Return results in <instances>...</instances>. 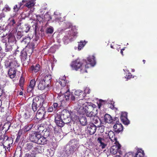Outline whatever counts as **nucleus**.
<instances>
[{"label":"nucleus","instance_id":"obj_1","mask_svg":"<svg viewBox=\"0 0 157 157\" xmlns=\"http://www.w3.org/2000/svg\"><path fill=\"white\" fill-rule=\"evenodd\" d=\"M64 148L65 155L67 157H71L75 151L78 147L79 144L78 141L75 139L71 140Z\"/></svg>","mask_w":157,"mask_h":157},{"label":"nucleus","instance_id":"obj_2","mask_svg":"<svg viewBox=\"0 0 157 157\" xmlns=\"http://www.w3.org/2000/svg\"><path fill=\"white\" fill-rule=\"evenodd\" d=\"M30 139L33 141L40 144H46L48 141L46 137L44 136L42 134L39 133L38 132H35L33 133Z\"/></svg>","mask_w":157,"mask_h":157},{"label":"nucleus","instance_id":"obj_3","mask_svg":"<svg viewBox=\"0 0 157 157\" xmlns=\"http://www.w3.org/2000/svg\"><path fill=\"white\" fill-rule=\"evenodd\" d=\"M70 66L73 70L77 71L79 70L82 73L87 72L85 67H84L83 63L79 59H77L75 60L72 61Z\"/></svg>","mask_w":157,"mask_h":157},{"label":"nucleus","instance_id":"obj_4","mask_svg":"<svg viewBox=\"0 0 157 157\" xmlns=\"http://www.w3.org/2000/svg\"><path fill=\"white\" fill-rule=\"evenodd\" d=\"M64 114L57 115L55 117V121L57 126L60 127H63L65 124L68 123L66 120V118L64 117Z\"/></svg>","mask_w":157,"mask_h":157},{"label":"nucleus","instance_id":"obj_5","mask_svg":"<svg viewBox=\"0 0 157 157\" xmlns=\"http://www.w3.org/2000/svg\"><path fill=\"white\" fill-rule=\"evenodd\" d=\"M0 140H2V142L5 144V145L3 144L4 148L7 147L8 149L10 148V145L12 144L11 141V143H9L10 139L4 132L1 130H0Z\"/></svg>","mask_w":157,"mask_h":157},{"label":"nucleus","instance_id":"obj_6","mask_svg":"<svg viewBox=\"0 0 157 157\" xmlns=\"http://www.w3.org/2000/svg\"><path fill=\"white\" fill-rule=\"evenodd\" d=\"M79 108H96V106L91 102L85 101L83 99L79 100L78 101Z\"/></svg>","mask_w":157,"mask_h":157},{"label":"nucleus","instance_id":"obj_7","mask_svg":"<svg viewBox=\"0 0 157 157\" xmlns=\"http://www.w3.org/2000/svg\"><path fill=\"white\" fill-rule=\"evenodd\" d=\"M108 138H105L99 137L97 139V141L99 144V147L103 149L105 148L107 145H109L110 143L107 140Z\"/></svg>","mask_w":157,"mask_h":157},{"label":"nucleus","instance_id":"obj_8","mask_svg":"<svg viewBox=\"0 0 157 157\" xmlns=\"http://www.w3.org/2000/svg\"><path fill=\"white\" fill-rule=\"evenodd\" d=\"M112 144L113 145L110 149V153L115 155L118 152L120 154H121V151H120L121 146L118 142L115 143H112Z\"/></svg>","mask_w":157,"mask_h":157},{"label":"nucleus","instance_id":"obj_9","mask_svg":"<svg viewBox=\"0 0 157 157\" xmlns=\"http://www.w3.org/2000/svg\"><path fill=\"white\" fill-rule=\"evenodd\" d=\"M38 100H37L36 98L33 99V103L32 104V108H45V107L44 105V103L43 104V101L41 99L39 100L38 98Z\"/></svg>","mask_w":157,"mask_h":157},{"label":"nucleus","instance_id":"obj_10","mask_svg":"<svg viewBox=\"0 0 157 157\" xmlns=\"http://www.w3.org/2000/svg\"><path fill=\"white\" fill-rule=\"evenodd\" d=\"M94 109L92 111L90 112L88 111V110L86 109H79V110H84V112H82L81 113L82 114H83L85 113H86V116L89 117H95V116L98 113V109Z\"/></svg>","mask_w":157,"mask_h":157},{"label":"nucleus","instance_id":"obj_11","mask_svg":"<svg viewBox=\"0 0 157 157\" xmlns=\"http://www.w3.org/2000/svg\"><path fill=\"white\" fill-rule=\"evenodd\" d=\"M87 129L89 134L93 135L95 132L97 127L93 123H91L89 124L87 127Z\"/></svg>","mask_w":157,"mask_h":157},{"label":"nucleus","instance_id":"obj_12","mask_svg":"<svg viewBox=\"0 0 157 157\" xmlns=\"http://www.w3.org/2000/svg\"><path fill=\"white\" fill-rule=\"evenodd\" d=\"M121 119L122 122L124 124L128 125L129 124V121L127 118V112H121Z\"/></svg>","mask_w":157,"mask_h":157},{"label":"nucleus","instance_id":"obj_13","mask_svg":"<svg viewBox=\"0 0 157 157\" xmlns=\"http://www.w3.org/2000/svg\"><path fill=\"white\" fill-rule=\"evenodd\" d=\"M109 136V139L108 138V140L109 143H115L117 142H118L117 141V139L115 136L114 133L112 131H110L108 133Z\"/></svg>","mask_w":157,"mask_h":157},{"label":"nucleus","instance_id":"obj_14","mask_svg":"<svg viewBox=\"0 0 157 157\" xmlns=\"http://www.w3.org/2000/svg\"><path fill=\"white\" fill-rule=\"evenodd\" d=\"M40 69V65L39 64H36L35 66H31L29 68V71L30 73H36L39 71Z\"/></svg>","mask_w":157,"mask_h":157},{"label":"nucleus","instance_id":"obj_15","mask_svg":"<svg viewBox=\"0 0 157 157\" xmlns=\"http://www.w3.org/2000/svg\"><path fill=\"white\" fill-rule=\"evenodd\" d=\"M87 61L88 62V63L86 65H85L86 68H88L89 67L88 66L89 64L91 66H94L96 63V61L95 60V57L94 56H92V58L88 57L87 58Z\"/></svg>","mask_w":157,"mask_h":157},{"label":"nucleus","instance_id":"obj_16","mask_svg":"<svg viewBox=\"0 0 157 157\" xmlns=\"http://www.w3.org/2000/svg\"><path fill=\"white\" fill-rule=\"evenodd\" d=\"M119 122H117V123L113 126V128L115 132L119 133L123 130V126Z\"/></svg>","mask_w":157,"mask_h":157},{"label":"nucleus","instance_id":"obj_17","mask_svg":"<svg viewBox=\"0 0 157 157\" xmlns=\"http://www.w3.org/2000/svg\"><path fill=\"white\" fill-rule=\"evenodd\" d=\"M49 86L46 84V83H45L44 81H43L41 80L40 81L38 85V87L39 89L43 90L47 87H48Z\"/></svg>","mask_w":157,"mask_h":157},{"label":"nucleus","instance_id":"obj_18","mask_svg":"<svg viewBox=\"0 0 157 157\" xmlns=\"http://www.w3.org/2000/svg\"><path fill=\"white\" fill-rule=\"evenodd\" d=\"M108 102V100H103L100 99L97 102V103L98 104V108H100L101 107H104L105 105L107 104Z\"/></svg>","mask_w":157,"mask_h":157},{"label":"nucleus","instance_id":"obj_19","mask_svg":"<svg viewBox=\"0 0 157 157\" xmlns=\"http://www.w3.org/2000/svg\"><path fill=\"white\" fill-rule=\"evenodd\" d=\"M36 128L37 131V132H38L39 133L42 134L46 129L44 125L42 124L38 125L36 126Z\"/></svg>","mask_w":157,"mask_h":157},{"label":"nucleus","instance_id":"obj_20","mask_svg":"<svg viewBox=\"0 0 157 157\" xmlns=\"http://www.w3.org/2000/svg\"><path fill=\"white\" fill-rule=\"evenodd\" d=\"M52 76L50 75H48L45 76L43 79L42 80L46 83V84L49 86L51 81Z\"/></svg>","mask_w":157,"mask_h":157},{"label":"nucleus","instance_id":"obj_21","mask_svg":"<svg viewBox=\"0 0 157 157\" xmlns=\"http://www.w3.org/2000/svg\"><path fill=\"white\" fill-rule=\"evenodd\" d=\"M16 71L14 69L10 68L8 71V74L10 77L11 78H14L16 76Z\"/></svg>","mask_w":157,"mask_h":157},{"label":"nucleus","instance_id":"obj_22","mask_svg":"<svg viewBox=\"0 0 157 157\" xmlns=\"http://www.w3.org/2000/svg\"><path fill=\"white\" fill-rule=\"evenodd\" d=\"M80 124L82 126H86L87 124V121L85 116H82L78 118Z\"/></svg>","mask_w":157,"mask_h":157},{"label":"nucleus","instance_id":"obj_23","mask_svg":"<svg viewBox=\"0 0 157 157\" xmlns=\"http://www.w3.org/2000/svg\"><path fill=\"white\" fill-rule=\"evenodd\" d=\"M65 97L66 100L71 99V100H75V97L74 95L73 94H69V92L68 91H67L65 94Z\"/></svg>","mask_w":157,"mask_h":157},{"label":"nucleus","instance_id":"obj_24","mask_svg":"<svg viewBox=\"0 0 157 157\" xmlns=\"http://www.w3.org/2000/svg\"><path fill=\"white\" fill-rule=\"evenodd\" d=\"M104 121L106 123H111L113 121V119L110 115L108 114H106L104 116Z\"/></svg>","mask_w":157,"mask_h":157},{"label":"nucleus","instance_id":"obj_25","mask_svg":"<svg viewBox=\"0 0 157 157\" xmlns=\"http://www.w3.org/2000/svg\"><path fill=\"white\" fill-rule=\"evenodd\" d=\"M19 66V64L18 63L17 60H16L15 58L14 59L11 61V68L13 69H15Z\"/></svg>","mask_w":157,"mask_h":157},{"label":"nucleus","instance_id":"obj_26","mask_svg":"<svg viewBox=\"0 0 157 157\" xmlns=\"http://www.w3.org/2000/svg\"><path fill=\"white\" fill-rule=\"evenodd\" d=\"M28 55L24 50H23L21 52V61H25L27 58V55Z\"/></svg>","mask_w":157,"mask_h":157},{"label":"nucleus","instance_id":"obj_27","mask_svg":"<svg viewBox=\"0 0 157 157\" xmlns=\"http://www.w3.org/2000/svg\"><path fill=\"white\" fill-rule=\"evenodd\" d=\"M46 112L45 109H39L37 112L36 115L39 116L40 115L42 117L43 116Z\"/></svg>","mask_w":157,"mask_h":157},{"label":"nucleus","instance_id":"obj_28","mask_svg":"<svg viewBox=\"0 0 157 157\" xmlns=\"http://www.w3.org/2000/svg\"><path fill=\"white\" fill-rule=\"evenodd\" d=\"M35 4L33 0H31L26 3L25 6L29 8H30L33 6Z\"/></svg>","mask_w":157,"mask_h":157},{"label":"nucleus","instance_id":"obj_29","mask_svg":"<svg viewBox=\"0 0 157 157\" xmlns=\"http://www.w3.org/2000/svg\"><path fill=\"white\" fill-rule=\"evenodd\" d=\"M63 78H60L59 79V83L62 86H64L67 84V81L65 77H63Z\"/></svg>","mask_w":157,"mask_h":157},{"label":"nucleus","instance_id":"obj_30","mask_svg":"<svg viewBox=\"0 0 157 157\" xmlns=\"http://www.w3.org/2000/svg\"><path fill=\"white\" fill-rule=\"evenodd\" d=\"M144 152L141 149L138 150L136 154V157H144Z\"/></svg>","mask_w":157,"mask_h":157},{"label":"nucleus","instance_id":"obj_31","mask_svg":"<svg viewBox=\"0 0 157 157\" xmlns=\"http://www.w3.org/2000/svg\"><path fill=\"white\" fill-rule=\"evenodd\" d=\"M25 79L23 75H22L19 81V84L21 87V89L23 88V85L25 82Z\"/></svg>","mask_w":157,"mask_h":157},{"label":"nucleus","instance_id":"obj_32","mask_svg":"<svg viewBox=\"0 0 157 157\" xmlns=\"http://www.w3.org/2000/svg\"><path fill=\"white\" fill-rule=\"evenodd\" d=\"M24 50L28 54L29 56H30L32 54L33 51L32 48H30L27 46H26L25 49Z\"/></svg>","mask_w":157,"mask_h":157},{"label":"nucleus","instance_id":"obj_33","mask_svg":"<svg viewBox=\"0 0 157 157\" xmlns=\"http://www.w3.org/2000/svg\"><path fill=\"white\" fill-rule=\"evenodd\" d=\"M30 37L25 36L23 38L21 41L22 43H24L25 44H28L30 42Z\"/></svg>","mask_w":157,"mask_h":157},{"label":"nucleus","instance_id":"obj_34","mask_svg":"<svg viewBox=\"0 0 157 157\" xmlns=\"http://www.w3.org/2000/svg\"><path fill=\"white\" fill-rule=\"evenodd\" d=\"M36 41H35L29 42L27 46L29 48H32L33 50L34 48H35V46H36Z\"/></svg>","mask_w":157,"mask_h":157},{"label":"nucleus","instance_id":"obj_35","mask_svg":"<svg viewBox=\"0 0 157 157\" xmlns=\"http://www.w3.org/2000/svg\"><path fill=\"white\" fill-rule=\"evenodd\" d=\"M52 133L50 132L49 131L47 130L46 129L44 131V132L42 133L43 136L47 138H48V137H49L51 134Z\"/></svg>","mask_w":157,"mask_h":157},{"label":"nucleus","instance_id":"obj_36","mask_svg":"<svg viewBox=\"0 0 157 157\" xmlns=\"http://www.w3.org/2000/svg\"><path fill=\"white\" fill-rule=\"evenodd\" d=\"M86 44V42L85 41H81L80 42H78V49L80 50L82 49Z\"/></svg>","mask_w":157,"mask_h":157},{"label":"nucleus","instance_id":"obj_37","mask_svg":"<svg viewBox=\"0 0 157 157\" xmlns=\"http://www.w3.org/2000/svg\"><path fill=\"white\" fill-rule=\"evenodd\" d=\"M108 101L107 104H108V107L109 108H115L114 107V101L113 100L108 99Z\"/></svg>","mask_w":157,"mask_h":157},{"label":"nucleus","instance_id":"obj_38","mask_svg":"<svg viewBox=\"0 0 157 157\" xmlns=\"http://www.w3.org/2000/svg\"><path fill=\"white\" fill-rule=\"evenodd\" d=\"M4 64L5 67L6 68H11V61L10 60H6L4 62Z\"/></svg>","mask_w":157,"mask_h":157},{"label":"nucleus","instance_id":"obj_39","mask_svg":"<svg viewBox=\"0 0 157 157\" xmlns=\"http://www.w3.org/2000/svg\"><path fill=\"white\" fill-rule=\"evenodd\" d=\"M63 40L65 44H67L69 42L70 39L67 36H64L63 38Z\"/></svg>","mask_w":157,"mask_h":157},{"label":"nucleus","instance_id":"obj_40","mask_svg":"<svg viewBox=\"0 0 157 157\" xmlns=\"http://www.w3.org/2000/svg\"><path fill=\"white\" fill-rule=\"evenodd\" d=\"M32 126L31 125H27L23 128V130L24 132H27L29 131L32 128Z\"/></svg>","mask_w":157,"mask_h":157},{"label":"nucleus","instance_id":"obj_41","mask_svg":"<svg viewBox=\"0 0 157 157\" xmlns=\"http://www.w3.org/2000/svg\"><path fill=\"white\" fill-rule=\"evenodd\" d=\"M5 51L6 52H10L12 50V47L11 46L6 44Z\"/></svg>","mask_w":157,"mask_h":157},{"label":"nucleus","instance_id":"obj_42","mask_svg":"<svg viewBox=\"0 0 157 157\" xmlns=\"http://www.w3.org/2000/svg\"><path fill=\"white\" fill-rule=\"evenodd\" d=\"M19 5L20 6L19 7H18L17 5L14 6L13 8L14 12H16L19 10L21 6L22 5V3L21 2L20 3Z\"/></svg>","mask_w":157,"mask_h":157},{"label":"nucleus","instance_id":"obj_43","mask_svg":"<svg viewBox=\"0 0 157 157\" xmlns=\"http://www.w3.org/2000/svg\"><path fill=\"white\" fill-rule=\"evenodd\" d=\"M66 118L67 119L68 118V117H67L68 116H70L71 117H73L74 115L75 114V113H74V112H72L71 111H68V112H67L66 113Z\"/></svg>","mask_w":157,"mask_h":157},{"label":"nucleus","instance_id":"obj_44","mask_svg":"<svg viewBox=\"0 0 157 157\" xmlns=\"http://www.w3.org/2000/svg\"><path fill=\"white\" fill-rule=\"evenodd\" d=\"M114 157H121L120 155H116ZM124 157H133V155L131 152H129L126 154L124 156Z\"/></svg>","mask_w":157,"mask_h":157},{"label":"nucleus","instance_id":"obj_45","mask_svg":"<svg viewBox=\"0 0 157 157\" xmlns=\"http://www.w3.org/2000/svg\"><path fill=\"white\" fill-rule=\"evenodd\" d=\"M36 84V81L35 79H33L31 80L29 86L34 88Z\"/></svg>","mask_w":157,"mask_h":157},{"label":"nucleus","instance_id":"obj_46","mask_svg":"<svg viewBox=\"0 0 157 157\" xmlns=\"http://www.w3.org/2000/svg\"><path fill=\"white\" fill-rule=\"evenodd\" d=\"M17 38L18 39H20L23 36V34L21 32L18 31L17 32V35H16Z\"/></svg>","mask_w":157,"mask_h":157},{"label":"nucleus","instance_id":"obj_47","mask_svg":"<svg viewBox=\"0 0 157 157\" xmlns=\"http://www.w3.org/2000/svg\"><path fill=\"white\" fill-rule=\"evenodd\" d=\"M23 28L24 29H23V31L25 32L26 33H27L29 30L30 27L28 25H25Z\"/></svg>","mask_w":157,"mask_h":157},{"label":"nucleus","instance_id":"obj_48","mask_svg":"<svg viewBox=\"0 0 157 157\" xmlns=\"http://www.w3.org/2000/svg\"><path fill=\"white\" fill-rule=\"evenodd\" d=\"M53 32V29L52 27L47 28L46 30V32L47 33L51 34Z\"/></svg>","mask_w":157,"mask_h":157},{"label":"nucleus","instance_id":"obj_49","mask_svg":"<svg viewBox=\"0 0 157 157\" xmlns=\"http://www.w3.org/2000/svg\"><path fill=\"white\" fill-rule=\"evenodd\" d=\"M98 130L99 131V132L101 133H102L104 132V128L105 127L103 125H100V126H98Z\"/></svg>","mask_w":157,"mask_h":157},{"label":"nucleus","instance_id":"obj_50","mask_svg":"<svg viewBox=\"0 0 157 157\" xmlns=\"http://www.w3.org/2000/svg\"><path fill=\"white\" fill-rule=\"evenodd\" d=\"M33 25L35 26L34 28V30L35 34L36 35L37 33V31L39 30L38 24L36 23Z\"/></svg>","mask_w":157,"mask_h":157},{"label":"nucleus","instance_id":"obj_51","mask_svg":"<svg viewBox=\"0 0 157 157\" xmlns=\"http://www.w3.org/2000/svg\"><path fill=\"white\" fill-rule=\"evenodd\" d=\"M8 42H15V37L14 36L9 37L8 38Z\"/></svg>","mask_w":157,"mask_h":157},{"label":"nucleus","instance_id":"obj_52","mask_svg":"<svg viewBox=\"0 0 157 157\" xmlns=\"http://www.w3.org/2000/svg\"><path fill=\"white\" fill-rule=\"evenodd\" d=\"M82 92L81 90H77L75 92V94L77 96H80Z\"/></svg>","mask_w":157,"mask_h":157},{"label":"nucleus","instance_id":"obj_53","mask_svg":"<svg viewBox=\"0 0 157 157\" xmlns=\"http://www.w3.org/2000/svg\"><path fill=\"white\" fill-rule=\"evenodd\" d=\"M3 10L6 12L9 11H10V8L8 5H6L4 8Z\"/></svg>","mask_w":157,"mask_h":157},{"label":"nucleus","instance_id":"obj_54","mask_svg":"<svg viewBox=\"0 0 157 157\" xmlns=\"http://www.w3.org/2000/svg\"><path fill=\"white\" fill-rule=\"evenodd\" d=\"M34 89V88L33 87L30 86H29L27 88V92L30 93Z\"/></svg>","mask_w":157,"mask_h":157},{"label":"nucleus","instance_id":"obj_55","mask_svg":"<svg viewBox=\"0 0 157 157\" xmlns=\"http://www.w3.org/2000/svg\"><path fill=\"white\" fill-rule=\"evenodd\" d=\"M36 19L38 21L40 22L42 21L43 20L42 18L40 15H37L36 16Z\"/></svg>","mask_w":157,"mask_h":157},{"label":"nucleus","instance_id":"obj_56","mask_svg":"<svg viewBox=\"0 0 157 157\" xmlns=\"http://www.w3.org/2000/svg\"><path fill=\"white\" fill-rule=\"evenodd\" d=\"M33 147V146L31 144H27L26 148L28 150H31Z\"/></svg>","mask_w":157,"mask_h":157},{"label":"nucleus","instance_id":"obj_57","mask_svg":"<svg viewBox=\"0 0 157 157\" xmlns=\"http://www.w3.org/2000/svg\"><path fill=\"white\" fill-rule=\"evenodd\" d=\"M10 24L12 26H14V25L16 24V22L14 19H12L11 20Z\"/></svg>","mask_w":157,"mask_h":157},{"label":"nucleus","instance_id":"obj_58","mask_svg":"<svg viewBox=\"0 0 157 157\" xmlns=\"http://www.w3.org/2000/svg\"><path fill=\"white\" fill-rule=\"evenodd\" d=\"M93 120V123H94L96 124L98 122V118L96 117H94L93 118H92Z\"/></svg>","mask_w":157,"mask_h":157},{"label":"nucleus","instance_id":"obj_59","mask_svg":"<svg viewBox=\"0 0 157 157\" xmlns=\"http://www.w3.org/2000/svg\"><path fill=\"white\" fill-rule=\"evenodd\" d=\"M65 24L67 25L65 28L66 29L70 28L71 26V25L69 23H66Z\"/></svg>","mask_w":157,"mask_h":157},{"label":"nucleus","instance_id":"obj_60","mask_svg":"<svg viewBox=\"0 0 157 157\" xmlns=\"http://www.w3.org/2000/svg\"><path fill=\"white\" fill-rule=\"evenodd\" d=\"M126 76L128 78H131L132 77V75L131 73L128 72L126 75Z\"/></svg>","mask_w":157,"mask_h":157},{"label":"nucleus","instance_id":"obj_61","mask_svg":"<svg viewBox=\"0 0 157 157\" xmlns=\"http://www.w3.org/2000/svg\"><path fill=\"white\" fill-rule=\"evenodd\" d=\"M54 108H56L58 106V104L57 103H54L53 104Z\"/></svg>","mask_w":157,"mask_h":157},{"label":"nucleus","instance_id":"obj_62","mask_svg":"<svg viewBox=\"0 0 157 157\" xmlns=\"http://www.w3.org/2000/svg\"><path fill=\"white\" fill-rule=\"evenodd\" d=\"M3 93V91L2 89L0 88V97L2 95V94Z\"/></svg>","mask_w":157,"mask_h":157},{"label":"nucleus","instance_id":"obj_63","mask_svg":"<svg viewBox=\"0 0 157 157\" xmlns=\"http://www.w3.org/2000/svg\"><path fill=\"white\" fill-rule=\"evenodd\" d=\"M53 109H48V112H51L53 111Z\"/></svg>","mask_w":157,"mask_h":157},{"label":"nucleus","instance_id":"obj_64","mask_svg":"<svg viewBox=\"0 0 157 157\" xmlns=\"http://www.w3.org/2000/svg\"><path fill=\"white\" fill-rule=\"evenodd\" d=\"M31 156V155H30L28 154H26L25 157H30Z\"/></svg>","mask_w":157,"mask_h":157}]
</instances>
